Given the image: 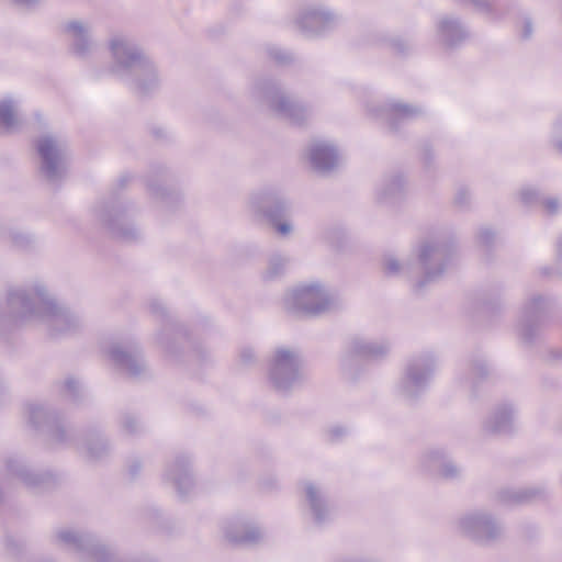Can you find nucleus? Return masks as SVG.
<instances>
[{"label": "nucleus", "instance_id": "obj_1", "mask_svg": "<svg viewBox=\"0 0 562 562\" xmlns=\"http://www.w3.org/2000/svg\"><path fill=\"white\" fill-rule=\"evenodd\" d=\"M8 316L16 324L37 323L53 337L70 334L79 328L78 315L58 305L46 286L34 282L25 288L10 289L7 295Z\"/></svg>", "mask_w": 562, "mask_h": 562}, {"label": "nucleus", "instance_id": "obj_2", "mask_svg": "<svg viewBox=\"0 0 562 562\" xmlns=\"http://www.w3.org/2000/svg\"><path fill=\"white\" fill-rule=\"evenodd\" d=\"M111 72L138 93H148L159 83L154 63L128 36L115 34L109 41Z\"/></svg>", "mask_w": 562, "mask_h": 562}, {"label": "nucleus", "instance_id": "obj_3", "mask_svg": "<svg viewBox=\"0 0 562 562\" xmlns=\"http://www.w3.org/2000/svg\"><path fill=\"white\" fill-rule=\"evenodd\" d=\"M285 307L308 316H319L339 307L338 295L319 282H308L293 288L284 297Z\"/></svg>", "mask_w": 562, "mask_h": 562}, {"label": "nucleus", "instance_id": "obj_4", "mask_svg": "<svg viewBox=\"0 0 562 562\" xmlns=\"http://www.w3.org/2000/svg\"><path fill=\"white\" fill-rule=\"evenodd\" d=\"M251 97L276 112L279 116L300 125L308 116V112L301 104L290 100L271 80L257 81L251 88Z\"/></svg>", "mask_w": 562, "mask_h": 562}, {"label": "nucleus", "instance_id": "obj_5", "mask_svg": "<svg viewBox=\"0 0 562 562\" xmlns=\"http://www.w3.org/2000/svg\"><path fill=\"white\" fill-rule=\"evenodd\" d=\"M268 376L278 392H286L296 386L302 378L299 353L286 348L277 349L269 364Z\"/></svg>", "mask_w": 562, "mask_h": 562}, {"label": "nucleus", "instance_id": "obj_6", "mask_svg": "<svg viewBox=\"0 0 562 562\" xmlns=\"http://www.w3.org/2000/svg\"><path fill=\"white\" fill-rule=\"evenodd\" d=\"M451 248L438 241L423 243L418 249V267L422 277L416 281V290L436 281L445 271Z\"/></svg>", "mask_w": 562, "mask_h": 562}, {"label": "nucleus", "instance_id": "obj_7", "mask_svg": "<svg viewBox=\"0 0 562 562\" xmlns=\"http://www.w3.org/2000/svg\"><path fill=\"white\" fill-rule=\"evenodd\" d=\"M390 350L386 341L368 340L360 337L350 339L340 353L339 362L344 374L355 379L353 369L362 360H378Z\"/></svg>", "mask_w": 562, "mask_h": 562}, {"label": "nucleus", "instance_id": "obj_8", "mask_svg": "<svg viewBox=\"0 0 562 562\" xmlns=\"http://www.w3.org/2000/svg\"><path fill=\"white\" fill-rule=\"evenodd\" d=\"M36 151L41 158V172L52 182H58L66 173V147L52 135H44L36 142Z\"/></svg>", "mask_w": 562, "mask_h": 562}, {"label": "nucleus", "instance_id": "obj_9", "mask_svg": "<svg viewBox=\"0 0 562 562\" xmlns=\"http://www.w3.org/2000/svg\"><path fill=\"white\" fill-rule=\"evenodd\" d=\"M457 529L460 533L480 543L491 542L503 532L501 524L482 510L470 512L461 516L457 521Z\"/></svg>", "mask_w": 562, "mask_h": 562}, {"label": "nucleus", "instance_id": "obj_10", "mask_svg": "<svg viewBox=\"0 0 562 562\" xmlns=\"http://www.w3.org/2000/svg\"><path fill=\"white\" fill-rule=\"evenodd\" d=\"M435 371V359L430 353L413 358L406 367L405 374L400 382L401 393L413 398L429 383Z\"/></svg>", "mask_w": 562, "mask_h": 562}, {"label": "nucleus", "instance_id": "obj_11", "mask_svg": "<svg viewBox=\"0 0 562 562\" xmlns=\"http://www.w3.org/2000/svg\"><path fill=\"white\" fill-rule=\"evenodd\" d=\"M57 538L83 560L114 562L113 553L105 546L97 542L90 535L79 533L71 529H61L57 532Z\"/></svg>", "mask_w": 562, "mask_h": 562}, {"label": "nucleus", "instance_id": "obj_12", "mask_svg": "<svg viewBox=\"0 0 562 562\" xmlns=\"http://www.w3.org/2000/svg\"><path fill=\"white\" fill-rule=\"evenodd\" d=\"M98 217L116 238L134 240L138 236L137 228L127 217L125 206L120 203L100 206Z\"/></svg>", "mask_w": 562, "mask_h": 562}, {"label": "nucleus", "instance_id": "obj_13", "mask_svg": "<svg viewBox=\"0 0 562 562\" xmlns=\"http://www.w3.org/2000/svg\"><path fill=\"white\" fill-rule=\"evenodd\" d=\"M338 22V16L323 7L307 8L296 18V25L307 36L322 35L334 29Z\"/></svg>", "mask_w": 562, "mask_h": 562}, {"label": "nucleus", "instance_id": "obj_14", "mask_svg": "<svg viewBox=\"0 0 562 562\" xmlns=\"http://www.w3.org/2000/svg\"><path fill=\"white\" fill-rule=\"evenodd\" d=\"M547 304V301L540 295L532 296L524 304L518 318L517 331L525 341H532L537 336Z\"/></svg>", "mask_w": 562, "mask_h": 562}, {"label": "nucleus", "instance_id": "obj_15", "mask_svg": "<svg viewBox=\"0 0 562 562\" xmlns=\"http://www.w3.org/2000/svg\"><path fill=\"white\" fill-rule=\"evenodd\" d=\"M63 33L70 42L71 50L79 57L89 56L95 48L91 37V27L81 20H71L63 24Z\"/></svg>", "mask_w": 562, "mask_h": 562}, {"label": "nucleus", "instance_id": "obj_16", "mask_svg": "<svg viewBox=\"0 0 562 562\" xmlns=\"http://www.w3.org/2000/svg\"><path fill=\"white\" fill-rule=\"evenodd\" d=\"M225 539L233 544H251L261 539L260 529L241 517L227 519L222 527Z\"/></svg>", "mask_w": 562, "mask_h": 562}, {"label": "nucleus", "instance_id": "obj_17", "mask_svg": "<svg viewBox=\"0 0 562 562\" xmlns=\"http://www.w3.org/2000/svg\"><path fill=\"white\" fill-rule=\"evenodd\" d=\"M166 481L170 482L180 497H186L193 487V479L186 457L176 458L167 468Z\"/></svg>", "mask_w": 562, "mask_h": 562}, {"label": "nucleus", "instance_id": "obj_18", "mask_svg": "<svg viewBox=\"0 0 562 562\" xmlns=\"http://www.w3.org/2000/svg\"><path fill=\"white\" fill-rule=\"evenodd\" d=\"M308 158L313 168L319 172L330 171L339 162L336 147L325 140H317L311 145Z\"/></svg>", "mask_w": 562, "mask_h": 562}, {"label": "nucleus", "instance_id": "obj_19", "mask_svg": "<svg viewBox=\"0 0 562 562\" xmlns=\"http://www.w3.org/2000/svg\"><path fill=\"white\" fill-rule=\"evenodd\" d=\"M437 41L447 48H452L462 43L468 32L459 20L453 16H442L436 24Z\"/></svg>", "mask_w": 562, "mask_h": 562}, {"label": "nucleus", "instance_id": "obj_20", "mask_svg": "<svg viewBox=\"0 0 562 562\" xmlns=\"http://www.w3.org/2000/svg\"><path fill=\"white\" fill-rule=\"evenodd\" d=\"M303 491L314 520L317 524L326 521L330 516V507L322 486L313 482H304Z\"/></svg>", "mask_w": 562, "mask_h": 562}, {"label": "nucleus", "instance_id": "obj_21", "mask_svg": "<svg viewBox=\"0 0 562 562\" xmlns=\"http://www.w3.org/2000/svg\"><path fill=\"white\" fill-rule=\"evenodd\" d=\"M422 464L427 470L437 471L446 479H453L460 473V469L439 449H432L424 453Z\"/></svg>", "mask_w": 562, "mask_h": 562}, {"label": "nucleus", "instance_id": "obj_22", "mask_svg": "<svg viewBox=\"0 0 562 562\" xmlns=\"http://www.w3.org/2000/svg\"><path fill=\"white\" fill-rule=\"evenodd\" d=\"M19 101L12 97L0 100V133L16 132L22 125Z\"/></svg>", "mask_w": 562, "mask_h": 562}, {"label": "nucleus", "instance_id": "obj_23", "mask_svg": "<svg viewBox=\"0 0 562 562\" xmlns=\"http://www.w3.org/2000/svg\"><path fill=\"white\" fill-rule=\"evenodd\" d=\"M111 360L131 375H138L144 370V362L138 352L123 350L120 346H112L109 349Z\"/></svg>", "mask_w": 562, "mask_h": 562}, {"label": "nucleus", "instance_id": "obj_24", "mask_svg": "<svg viewBox=\"0 0 562 562\" xmlns=\"http://www.w3.org/2000/svg\"><path fill=\"white\" fill-rule=\"evenodd\" d=\"M514 422V409L510 405L504 404L495 411L484 422V429L491 434H505L512 429Z\"/></svg>", "mask_w": 562, "mask_h": 562}, {"label": "nucleus", "instance_id": "obj_25", "mask_svg": "<svg viewBox=\"0 0 562 562\" xmlns=\"http://www.w3.org/2000/svg\"><path fill=\"white\" fill-rule=\"evenodd\" d=\"M418 109L408 104L400 102L387 103L378 116L384 117L391 127H394V120L396 119H409L418 114Z\"/></svg>", "mask_w": 562, "mask_h": 562}, {"label": "nucleus", "instance_id": "obj_26", "mask_svg": "<svg viewBox=\"0 0 562 562\" xmlns=\"http://www.w3.org/2000/svg\"><path fill=\"white\" fill-rule=\"evenodd\" d=\"M9 471L15 474L21 481L30 486V487H36L40 486L42 483H44L47 480L46 474H40L35 473L31 470H29L26 467L19 464L18 462H10Z\"/></svg>", "mask_w": 562, "mask_h": 562}, {"label": "nucleus", "instance_id": "obj_27", "mask_svg": "<svg viewBox=\"0 0 562 562\" xmlns=\"http://www.w3.org/2000/svg\"><path fill=\"white\" fill-rule=\"evenodd\" d=\"M272 202H273L272 196H266L265 204L262 206H259V210L267 217H269L272 221V223L279 234H281L283 236L288 235L292 229L291 225L286 222H277V218L279 217V215L284 211V205L280 202H277L276 211H273V210L269 209V204Z\"/></svg>", "mask_w": 562, "mask_h": 562}, {"label": "nucleus", "instance_id": "obj_28", "mask_svg": "<svg viewBox=\"0 0 562 562\" xmlns=\"http://www.w3.org/2000/svg\"><path fill=\"white\" fill-rule=\"evenodd\" d=\"M0 238L3 239L9 245H11L12 247L19 249L26 248L32 241L31 237L27 234L11 226H3L0 228Z\"/></svg>", "mask_w": 562, "mask_h": 562}, {"label": "nucleus", "instance_id": "obj_29", "mask_svg": "<svg viewBox=\"0 0 562 562\" xmlns=\"http://www.w3.org/2000/svg\"><path fill=\"white\" fill-rule=\"evenodd\" d=\"M26 414L29 422L34 427L50 424L55 420L53 414L42 404L31 403L26 405Z\"/></svg>", "mask_w": 562, "mask_h": 562}, {"label": "nucleus", "instance_id": "obj_30", "mask_svg": "<svg viewBox=\"0 0 562 562\" xmlns=\"http://www.w3.org/2000/svg\"><path fill=\"white\" fill-rule=\"evenodd\" d=\"M82 451L87 458L95 460L106 453L108 446L103 438L98 437L87 441L82 446Z\"/></svg>", "mask_w": 562, "mask_h": 562}, {"label": "nucleus", "instance_id": "obj_31", "mask_svg": "<svg viewBox=\"0 0 562 562\" xmlns=\"http://www.w3.org/2000/svg\"><path fill=\"white\" fill-rule=\"evenodd\" d=\"M403 188V179L400 176H394L385 181L383 187L379 190V199L384 201L401 192Z\"/></svg>", "mask_w": 562, "mask_h": 562}, {"label": "nucleus", "instance_id": "obj_32", "mask_svg": "<svg viewBox=\"0 0 562 562\" xmlns=\"http://www.w3.org/2000/svg\"><path fill=\"white\" fill-rule=\"evenodd\" d=\"M535 494L533 490L503 491L499 493V498L504 503L525 502L531 499Z\"/></svg>", "mask_w": 562, "mask_h": 562}, {"label": "nucleus", "instance_id": "obj_33", "mask_svg": "<svg viewBox=\"0 0 562 562\" xmlns=\"http://www.w3.org/2000/svg\"><path fill=\"white\" fill-rule=\"evenodd\" d=\"M286 265V259L280 255H273L268 265L267 277L272 279L280 276Z\"/></svg>", "mask_w": 562, "mask_h": 562}, {"label": "nucleus", "instance_id": "obj_34", "mask_svg": "<svg viewBox=\"0 0 562 562\" xmlns=\"http://www.w3.org/2000/svg\"><path fill=\"white\" fill-rule=\"evenodd\" d=\"M520 200L526 205H531L533 203L540 202V195L535 188L526 187L520 190Z\"/></svg>", "mask_w": 562, "mask_h": 562}, {"label": "nucleus", "instance_id": "obj_35", "mask_svg": "<svg viewBox=\"0 0 562 562\" xmlns=\"http://www.w3.org/2000/svg\"><path fill=\"white\" fill-rule=\"evenodd\" d=\"M270 57L278 64L285 65L292 60V55L279 47H272L269 49Z\"/></svg>", "mask_w": 562, "mask_h": 562}, {"label": "nucleus", "instance_id": "obj_36", "mask_svg": "<svg viewBox=\"0 0 562 562\" xmlns=\"http://www.w3.org/2000/svg\"><path fill=\"white\" fill-rule=\"evenodd\" d=\"M562 116L559 117L552 130V143L553 145L559 149L560 153H562Z\"/></svg>", "mask_w": 562, "mask_h": 562}, {"label": "nucleus", "instance_id": "obj_37", "mask_svg": "<svg viewBox=\"0 0 562 562\" xmlns=\"http://www.w3.org/2000/svg\"><path fill=\"white\" fill-rule=\"evenodd\" d=\"M80 385L79 382L72 378H69L64 383V393L66 396L70 398H75L79 393Z\"/></svg>", "mask_w": 562, "mask_h": 562}, {"label": "nucleus", "instance_id": "obj_38", "mask_svg": "<svg viewBox=\"0 0 562 562\" xmlns=\"http://www.w3.org/2000/svg\"><path fill=\"white\" fill-rule=\"evenodd\" d=\"M540 203L549 215L555 214L560 209V203L555 198L541 199Z\"/></svg>", "mask_w": 562, "mask_h": 562}, {"label": "nucleus", "instance_id": "obj_39", "mask_svg": "<svg viewBox=\"0 0 562 562\" xmlns=\"http://www.w3.org/2000/svg\"><path fill=\"white\" fill-rule=\"evenodd\" d=\"M384 269L386 271L387 274H396L401 271L402 269V266L400 265V262L393 258V257H387L385 258L384 260Z\"/></svg>", "mask_w": 562, "mask_h": 562}, {"label": "nucleus", "instance_id": "obj_40", "mask_svg": "<svg viewBox=\"0 0 562 562\" xmlns=\"http://www.w3.org/2000/svg\"><path fill=\"white\" fill-rule=\"evenodd\" d=\"M479 241L485 246L494 239V233L490 228H482L477 235Z\"/></svg>", "mask_w": 562, "mask_h": 562}, {"label": "nucleus", "instance_id": "obj_41", "mask_svg": "<svg viewBox=\"0 0 562 562\" xmlns=\"http://www.w3.org/2000/svg\"><path fill=\"white\" fill-rule=\"evenodd\" d=\"M486 374V369L483 362L473 364L471 368L472 379L483 378Z\"/></svg>", "mask_w": 562, "mask_h": 562}, {"label": "nucleus", "instance_id": "obj_42", "mask_svg": "<svg viewBox=\"0 0 562 562\" xmlns=\"http://www.w3.org/2000/svg\"><path fill=\"white\" fill-rule=\"evenodd\" d=\"M239 357H240V360L247 364L254 360L255 352L250 347H246V348L241 349Z\"/></svg>", "mask_w": 562, "mask_h": 562}, {"label": "nucleus", "instance_id": "obj_43", "mask_svg": "<svg viewBox=\"0 0 562 562\" xmlns=\"http://www.w3.org/2000/svg\"><path fill=\"white\" fill-rule=\"evenodd\" d=\"M137 420L134 417L127 416L123 420V426L128 432L136 431Z\"/></svg>", "mask_w": 562, "mask_h": 562}, {"label": "nucleus", "instance_id": "obj_44", "mask_svg": "<svg viewBox=\"0 0 562 562\" xmlns=\"http://www.w3.org/2000/svg\"><path fill=\"white\" fill-rule=\"evenodd\" d=\"M532 33V25H531V22L529 19H524L522 21V30H521V37L522 38H528L530 37Z\"/></svg>", "mask_w": 562, "mask_h": 562}, {"label": "nucleus", "instance_id": "obj_45", "mask_svg": "<svg viewBox=\"0 0 562 562\" xmlns=\"http://www.w3.org/2000/svg\"><path fill=\"white\" fill-rule=\"evenodd\" d=\"M469 196H470L469 192L467 190L462 189L457 193L456 202L459 205H465L467 201L469 200Z\"/></svg>", "mask_w": 562, "mask_h": 562}, {"label": "nucleus", "instance_id": "obj_46", "mask_svg": "<svg viewBox=\"0 0 562 562\" xmlns=\"http://www.w3.org/2000/svg\"><path fill=\"white\" fill-rule=\"evenodd\" d=\"M344 434H346V429L342 427H334L329 430V436L331 437L333 440L338 439Z\"/></svg>", "mask_w": 562, "mask_h": 562}, {"label": "nucleus", "instance_id": "obj_47", "mask_svg": "<svg viewBox=\"0 0 562 562\" xmlns=\"http://www.w3.org/2000/svg\"><path fill=\"white\" fill-rule=\"evenodd\" d=\"M13 2H15L16 4H21V5H32L36 2H38L40 0H12Z\"/></svg>", "mask_w": 562, "mask_h": 562}, {"label": "nucleus", "instance_id": "obj_48", "mask_svg": "<svg viewBox=\"0 0 562 562\" xmlns=\"http://www.w3.org/2000/svg\"><path fill=\"white\" fill-rule=\"evenodd\" d=\"M150 308L153 312H158L159 310H161V304L158 302V301H154L150 303Z\"/></svg>", "mask_w": 562, "mask_h": 562}, {"label": "nucleus", "instance_id": "obj_49", "mask_svg": "<svg viewBox=\"0 0 562 562\" xmlns=\"http://www.w3.org/2000/svg\"><path fill=\"white\" fill-rule=\"evenodd\" d=\"M558 256L562 258V236L559 238L557 244Z\"/></svg>", "mask_w": 562, "mask_h": 562}, {"label": "nucleus", "instance_id": "obj_50", "mask_svg": "<svg viewBox=\"0 0 562 562\" xmlns=\"http://www.w3.org/2000/svg\"><path fill=\"white\" fill-rule=\"evenodd\" d=\"M58 440L63 441L64 440L63 436H58Z\"/></svg>", "mask_w": 562, "mask_h": 562}]
</instances>
